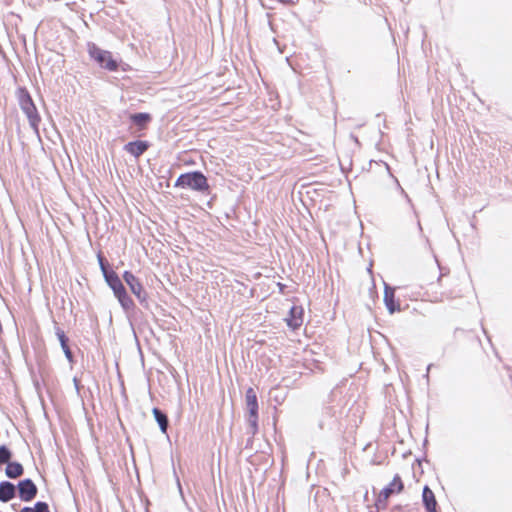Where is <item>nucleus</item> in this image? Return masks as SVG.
I'll return each mask as SVG.
<instances>
[{
	"label": "nucleus",
	"mask_w": 512,
	"mask_h": 512,
	"mask_svg": "<svg viewBox=\"0 0 512 512\" xmlns=\"http://www.w3.org/2000/svg\"><path fill=\"white\" fill-rule=\"evenodd\" d=\"M225 92H226V99L231 98L230 94H234L235 93L234 90H231L230 88H226Z\"/></svg>",
	"instance_id": "cd10ccee"
},
{
	"label": "nucleus",
	"mask_w": 512,
	"mask_h": 512,
	"mask_svg": "<svg viewBox=\"0 0 512 512\" xmlns=\"http://www.w3.org/2000/svg\"><path fill=\"white\" fill-rule=\"evenodd\" d=\"M89 55L103 68L110 71L117 69V62L113 59L109 51H105L97 47L95 44L88 45Z\"/></svg>",
	"instance_id": "20e7f679"
},
{
	"label": "nucleus",
	"mask_w": 512,
	"mask_h": 512,
	"mask_svg": "<svg viewBox=\"0 0 512 512\" xmlns=\"http://www.w3.org/2000/svg\"><path fill=\"white\" fill-rule=\"evenodd\" d=\"M56 335H57V337H58V339H59V341H60V344H61L62 349H63L65 346H68V345H67V338H66L65 333H64V331H63V330H61V329H59V328H58V329L56 330Z\"/></svg>",
	"instance_id": "412c9836"
},
{
	"label": "nucleus",
	"mask_w": 512,
	"mask_h": 512,
	"mask_svg": "<svg viewBox=\"0 0 512 512\" xmlns=\"http://www.w3.org/2000/svg\"><path fill=\"white\" fill-rule=\"evenodd\" d=\"M482 330H483L484 334L487 336L488 341H489V342H491L490 337L487 335V331H486V329H485L484 327H482Z\"/></svg>",
	"instance_id": "2f4dec72"
},
{
	"label": "nucleus",
	"mask_w": 512,
	"mask_h": 512,
	"mask_svg": "<svg viewBox=\"0 0 512 512\" xmlns=\"http://www.w3.org/2000/svg\"><path fill=\"white\" fill-rule=\"evenodd\" d=\"M246 403L257 401V395L253 388H248L245 394Z\"/></svg>",
	"instance_id": "aec40b11"
},
{
	"label": "nucleus",
	"mask_w": 512,
	"mask_h": 512,
	"mask_svg": "<svg viewBox=\"0 0 512 512\" xmlns=\"http://www.w3.org/2000/svg\"><path fill=\"white\" fill-rule=\"evenodd\" d=\"M248 416H247V434L251 435L252 437L255 436L258 433V400L246 403Z\"/></svg>",
	"instance_id": "0eeeda50"
},
{
	"label": "nucleus",
	"mask_w": 512,
	"mask_h": 512,
	"mask_svg": "<svg viewBox=\"0 0 512 512\" xmlns=\"http://www.w3.org/2000/svg\"><path fill=\"white\" fill-rule=\"evenodd\" d=\"M123 279L126 284L129 286L131 292L136 296V298L144 303L147 300V293L144 290L143 285L139 281V279L133 275L130 271H125L123 273Z\"/></svg>",
	"instance_id": "423d86ee"
},
{
	"label": "nucleus",
	"mask_w": 512,
	"mask_h": 512,
	"mask_svg": "<svg viewBox=\"0 0 512 512\" xmlns=\"http://www.w3.org/2000/svg\"><path fill=\"white\" fill-rule=\"evenodd\" d=\"M386 168H387V170H388V171H390V167H389V165H388V164H386ZM389 174H390V175H391V177L393 178V180H394V182H395V184H396V188H397V190L401 193V189H403V188H402V186L400 185V182L398 181V179H397L395 176H393V175L391 174V172H389Z\"/></svg>",
	"instance_id": "393cba45"
},
{
	"label": "nucleus",
	"mask_w": 512,
	"mask_h": 512,
	"mask_svg": "<svg viewBox=\"0 0 512 512\" xmlns=\"http://www.w3.org/2000/svg\"><path fill=\"white\" fill-rule=\"evenodd\" d=\"M230 126H231V128H232V129H235V130H237V129H238V128H237V126H236V124H234V123H230Z\"/></svg>",
	"instance_id": "473e14b6"
},
{
	"label": "nucleus",
	"mask_w": 512,
	"mask_h": 512,
	"mask_svg": "<svg viewBox=\"0 0 512 512\" xmlns=\"http://www.w3.org/2000/svg\"><path fill=\"white\" fill-rule=\"evenodd\" d=\"M148 148V144L145 141H133L129 142L124 146L125 151L133 155L134 157H139L142 155Z\"/></svg>",
	"instance_id": "f8f14e48"
},
{
	"label": "nucleus",
	"mask_w": 512,
	"mask_h": 512,
	"mask_svg": "<svg viewBox=\"0 0 512 512\" xmlns=\"http://www.w3.org/2000/svg\"><path fill=\"white\" fill-rule=\"evenodd\" d=\"M423 460H424V461H426V462L428 461V460L426 459V457H423V459H421V458H417V459H416V462H417L419 465H421V462H422Z\"/></svg>",
	"instance_id": "7c9ffc66"
},
{
	"label": "nucleus",
	"mask_w": 512,
	"mask_h": 512,
	"mask_svg": "<svg viewBox=\"0 0 512 512\" xmlns=\"http://www.w3.org/2000/svg\"><path fill=\"white\" fill-rule=\"evenodd\" d=\"M403 507L401 505H395L391 508L390 512H402Z\"/></svg>",
	"instance_id": "bb28decb"
},
{
	"label": "nucleus",
	"mask_w": 512,
	"mask_h": 512,
	"mask_svg": "<svg viewBox=\"0 0 512 512\" xmlns=\"http://www.w3.org/2000/svg\"><path fill=\"white\" fill-rule=\"evenodd\" d=\"M23 473V467L21 464L13 462L9 463L6 467V475L9 478H17Z\"/></svg>",
	"instance_id": "f3484780"
},
{
	"label": "nucleus",
	"mask_w": 512,
	"mask_h": 512,
	"mask_svg": "<svg viewBox=\"0 0 512 512\" xmlns=\"http://www.w3.org/2000/svg\"><path fill=\"white\" fill-rule=\"evenodd\" d=\"M10 458V451L4 446L0 447V464L7 463Z\"/></svg>",
	"instance_id": "6ab92c4d"
},
{
	"label": "nucleus",
	"mask_w": 512,
	"mask_h": 512,
	"mask_svg": "<svg viewBox=\"0 0 512 512\" xmlns=\"http://www.w3.org/2000/svg\"><path fill=\"white\" fill-rule=\"evenodd\" d=\"M20 106L26 114L31 127L38 131V124L40 122V116L37 113V109L28 94H22L20 97Z\"/></svg>",
	"instance_id": "39448f33"
},
{
	"label": "nucleus",
	"mask_w": 512,
	"mask_h": 512,
	"mask_svg": "<svg viewBox=\"0 0 512 512\" xmlns=\"http://www.w3.org/2000/svg\"><path fill=\"white\" fill-rule=\"evenodd\" d=\"M225 217H226V219H229L230 218L229 213L226 212Z\"/></svg>",
	"instance_id": "c9c22d12"
},
{
	"label": "nucleus",
	"mask_w": 512,
	"mask_h": 512,
	"mask_svg": "<svg viewBox=\"0 0 512 512\" xmlns=\"http://www.w3.org/2000/svg\"><path fill=\"white\" fill-rule=\"evenodd\" d=\"M431 366H432V364L428 365V367H427V373H429V370H430ZM426 377L428 378V374H426Z\"/></svg>",
	"instance_id": "f704fd0d"
},
{
	"label": "nucleus",
	"mask_w": 512,
	"mask_h": 512,
	"mask_svg": "<svg viewBox=\"0 0 512 512\" xmlns=\"http://www.w3.org/2000/svg\"><path fill=\"white\" fill-rule=\"evenodd\" d=\"M130 119L139 129H144L151 121V115L148 113H137L132 114Z\"/></svg>",
	"instance_id": "4468645a"
},
{
	"label": "nucleus",
	"mask_w": 512,
	"mask_h": 512,
	"mask_svg": "<svg viewBox=\"0 0 512 512\" xmlns=\"http://www.w3.org/2000/svg\"><path fill=\"white\" fill-rule=\"evenodd\" d=\"M18 489L19 496L23 501L32 500L37 492L35 484L29 479L21 481L18 485Z\"/></svg>",
	"instance_id": "9d476101"
},
{
	"label": "nucleus",
	"mask_w": 512,
	"mask_h": 512,
	"mask_svg": "<svg viewBox=\"0 0 512 512\" xmlns=\"http://www.w3.org/2000/svg\"><path fill=\"white\" fill-rule=\"evenodd\" d=\"M403 489L404 483L399 474H396L392 481L380 491L375 502L377 510L385 509L387 507L388 498L394 493L402 492Z\"/></svg>",
	"instance_id": "f03ea898"
},
{
	"label": "nucleus",
	"mask_w": 512,
	"mask_h": 512,
	"mask_svg": "<svg viewBox=\"0 0 512 512\" xmlns=\"http://www.w3.org/2000/svg\"><path fill=\"white\" fill-rule=\"evenodd\" d=\"M62 350H63L67 360L69 362H72L73 361V356H72V352H71L70 348L68 346H65Z\"/></svg>",
	"instance_id": "b1692460"
},
{
	"label": "nucleus",
	"mask_w": 512,
	"mask_h": 512,
	"mask_svg": "<svg viewBox=\"0 0 512 512\" xmlns=\"http://www.w3.org/2000/svg\"><path fill=\"white\" fill-rule=\"evenodd\" d=\"M20 512H34V509L29 508V507H25Z\"/></svg>",
	"instance_id": "c85d7f7f"
},
{
	"label": "nucleus",
	"mask_w": 512,
	"mask_h": 512,
	"mask_svg": "<svg viewBox=\"0 0 512 512\" xmlns=\"http://www.w3.org/2000/svg\"><path fill=\"white\" fill-rule=\"evenodd\" d=\"M176 186L193 190H203L207 187V180L204 175L199 172L186 173L182 174L177 179Z\"/></svg>",
	"instance_id": "7ed1b4c3"
},
{
	"label": "nucleus",
	"mask_w": 512,
	"mask_h": 512,
	"mask_svg": "<svg viewBox=\"0 0 512 512\" xmlns=\"http://www.w3.org/2000/svg\"><path fill=\"white\" fill-rule=\"evenodd\" d=\"M15 496V487L10 482L0 484V501L8 502Z\"/></svg>",
	"instance_id": "ddd939ff"
},
{
	"label": "nucleus",
	"mask_w": 512,
	"mask_h": 512,
	"mask_svg": "<svg viewBox=\"0 0 512 512\" xmlns=\"http://www.w3.org/2000/svg\"><path fill=\"white\" fill-rule=\"evenodd\" d=\"M99 264H100V268L103 273V276L105 277V272H109V271L106 269L103 259L100 256H99Z\"/></svg>",
	"instance_id": "a878e982"
},
{
	"label": "nucleus",
	"mask_w": 512,
	"mask_h": 512,
	"mask_svg": "<svg viewBox=\"0 0 512 512\" xmlns=\"http://www.w3.org/2000/svg\"><path fill=\"white\" fill-rule=\"evenodd\" d=\"M152 412L155 417V420L157 421L160 427L161 432L166 433L168 427L167 416L163 414L158 408H154Z\"/></svg>",
	"instance_id": "2eb2a0df"
},
{
	"label": "nucleus",
	"mask_w": 512,
	"mask_h": 512,
	"mask_svg": "<svg viewBox=\"0 0 512 512\" xmlns=\"http://www.w3.org/2000/svg\"><path fill=\"white\" fill-rule=\"evenodd\" d=\"M229 104H230V103H229L228 101H226V102H225L226 108L228 107V105H229ZM227 112H228V111L226 110V118L228 117Z\"/></svg>",
	"instance_id": "72a5a7b5"
},
{
	"label": "nucleus",
	"mask_w": 512,
	"mask_h": 512,
	"mask_svg": "<svg viewBox=\"0 0 512 512\" xmlns=\"http://www.w3.org/2000/svg\"><path fill=\"white\" fill-rule=\"evenodd\" d=\"M333 417L334 409L332 407H326L323 413V418L320 420L319 426L323 429L325 426L332 425L336 422Z\"/></svg>",
	"instance_id": "dca6fc26"
},
{
	"label": "nucleus",
	"mask_w": 512,
	"mask_h": 512,
	"mask_svg": "<svg viewBox=\"0 0 512 512\" xmlns=\"http://www.w3.org/2000/svg\"><path fill=\"white\" fill-rule=\"evenodd\" d=\"M384 304L390 314L401 311L399 300L395 298V287L384 283Z\"/></svg>",
	"instance_id": "6e6552de"
},
{
	"label": "nucleus",
	"mask_w": 512,
	"mask_h": 512,
	"mask_svg": "<svg viewBox=\"0 0 512 512\" xmlns=\"http://www.w3.org/2000/svg\"><path fill=\"white\" fill-rule=\"evenodd\" d=\"M422 503L427 512H437V500L434 492L428 485H425L422 490Z\"/></svg>",
	"instance_id": "9b49d317"
},
{
	"label": "nucleus",
	"mask_w": 512,
	"mask_h": 512,
	"mask_svg": "<svg viewBox=\"0 0 512 512\" xmlns=\"http://www.w3.org/2000/svg\"><path fill=\"white\" fill-rule=\"evenodd\" d=\"M33 509H34V512H49L48 505L44 502L36 503V505Z\"/></svg>",
	"instance_id": "4be33fe9"
},
{
	"label": "nucleus",
	"mask_w": 512,
	"mask_h": 512,
	"mask_svg": "<svg viewBox=\"0 0 512 512\" xmlns=\"http://www.w3.org/2000/svg\"><path fill=\"white\" fill-rule=\"evenodd\" d=\"M401 195L403 196V198L405 199L407 204L410 206V208L413 210V212L416 214V210H415L414 204H413L411 198L409 197V195L406 193V191L404 189H401Z\"/></svg>",
	"instance_id": "5701e85b"
},
{
	"label": "nucleus",
	"mask_w": 512,
	"mask_h": 512,
	"mask_svg": "<svg viewBox=\"0 0 512 512\" xmlns=\"http://www.w3.org/2000/svg\"><path fill=\"white\" fill-rule=\"evenodd\" d=\"M303 315L304 310L302 306L293 305L288 312V317L285 319L287 326L292 330L298 329L303 324Z\"/></svg>",
	"instance_id": "1a4fd4ad"
},
{
	"label": "nucleus",
	"mask_w": 512,
	"mask_h": 512,
	"mask_svg": "<svg viewBox=\"0 0 512 512\" xmlns=\"http://www.w3.org/2000/svg\"><path fill=\"white\" fill-rule=\"evenodd\" d=\"M418 227H419L420 230H422L420 221H418Z\"/></svg>",
	"instance_id": "e433bc0d"
},
{
	"label": "nucleus",
	"mask_w": 512,
	"mask_h": 512,
	"mask_svg": "<svg viewBox=\"0 0 512 512\" xmlns=\"http://www.w3.org/2000/svg\"><path fill=\"white\" fill-rule=\"evenodd\" d=\"M225 281H226V288L231 287V288H232V290H236V291H237V292H239V293H242V288H243V289H246V288H247L243 283H241V282H239V281H237V280H235V285L231 284V283H230V282H231V280H230V278L228 277V275H226Z\"/></svg>",
	"instance_id": "a211bd4d"
},
{
	"label": "nucleus",
	"mask_w": 512,
	"mask_h": 512,
	"mask_svg": "<svg viewBox=\"0 0 512 512\" xmlns=\"http://www.w3.org/2000/svg\"><path fill=\"white\" fill-rule=\"evenodd\" d=\"M105 281L107 285L112 289L114 296L117 298L120 305L125 310H129L134 306L133 300L126 292V289L122 284L121 279L114 271L105 272Z\"/></svg>",
	"instance_id": "f257e3e1"
},
{
	"label": "nucleus",
	"mask_w": 512,
	"mask_h": 512,
	"mask_svg": "<svg viewBox=\"0 0 512 512\" xmlns=\"http://www.w3.org/2000/svg\"><path fill=\"white\" fill-rule=\"evenodd\" d=\"M277 285H278L279 290H280L281 292H283V291H284V289L286 288V285H285V284L278 283Z\"/></svg>",
	"instance_id": "c756f323"
}]
</instances>
